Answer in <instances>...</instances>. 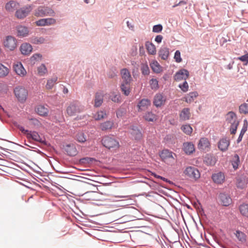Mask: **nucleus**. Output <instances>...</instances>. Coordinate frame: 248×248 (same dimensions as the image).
<instances>
[{
    "mask_svg": "<svg viewBox=\"0 0 248 248\" xmlns=\"http://www.w3.org/2000/svg\"><path fill=\"white\" fill-rule=\"evenodd\" d=\"M248 180L246 177L241 176L236 179V186L237 188L243 189L247 187Z\"/></svg>",
    "mask_w": 248,
    "mask_h": 248,
    "instance_id": "6ab92c4d",
    "label": "nucleus"
},
{
    "mask_svg": "<svg viewBox=\"0 0 248 248\" xmlns=\"http://www.w3.org/2000/svg\"><path fill=\"white\" fill-rule=\"evenodd\" d=\"M102 143L105 147L109 149H116L120 146L119 142L114 138L109 136L104 137L102 140Z\"/></svg>",
    "mask_w": 248,
    "mask_h": 248,
    "instance_id": "20e7f679",
    "label": "nucleus"
},
{
    "mask_svg": "<svg viewBox=\"0 0 248 248\" xmlns=\"http://www.w3.org/2000/svg\"><path fill=\"white\" fill-rule=\"evenodd\" d=\"M124 115V112L121 110H118L116 112V116L118 118L122 117Z\"/></svg>",
    "mask_w": 248,
    "mask_h": 248,
    "instance_id": "774afa93",
    "label": "nucleus"
},
{
    "mask_svg": "<svg viewBox=\"0 0 248 248\" xmlns=\"http://www.w3.org/2000/svg\"><path fill=\"white\" fill-rule=\"evenodd\" d=\"M198 94L196 92H191L185 97V101L187 103H191L197 97Z\"/></svg>",
    "mask_w": 248,
    "mask_h": 248,
    "instance_id": "58836bf2",
    "label": "nucleus"
},
{
    "mask_svg": "<svg viewBox=\"0 0 248 248\" xmlns=\"http://www.w3.org/2000/svg\"><path fill=\"white\" fill-rule=\"evenodd\" d=\"M151 105V102L148 99H141L138 105L139 111H144L147 109Z\"/></svg>",
    "mask_w": 248,
    "mask_h": 248,
    "instance_id": "4468645a",
    "label": "nucleus"
},
{
    "mask_svg": "<svg viewBox=\"0 0 248 248\" xmlns=\"http://www.w3.org/2000/svg\"><path fill=\"white\" fill-rule=\"evenodd\" d=\"M104 94L101 92H97L96 93L94 98V107H100L103 101Z\"/></svg>",
    "mask_w": 248,
    "mask_h": 248,
    "instance_id": "393cba45",
    "label": "nucleus"
},
{
    "mask_svg": "<svg viewBox=\"0 0 248 248\" xmlns=\"http://www.w3.org/2000/svg\"><path fill=\"white\" fill-rule=\"evenodd\" d=\"M184 174L186 177L194 181L198 180L201 176L200 172L198 169L192 166L186 167L184 171Z\"/></svg>",
    "mask_w": 248,
    "mask_h": 248,
    "instance_id": "7ed1b4c3",
    "label": "nucleus"
},
{
    "mask_svg": "<svg viewBox=\"0 0 248 248\" xmlns=\"http://www.w3.org/2000/svg\"><path fill=\"white\" fill-rule=\"evenodd\" d=\"M42 57V56L40 54L36 53L33 54L30 58V63L32 65H34L37 62L41 61Z\"/></svg>",
    "mask_w": 248,
    "mask_h": 248,
    "instance_id": "e433bc0d",
    "label": "nucleus"
},
{
    "mask_svg": "<svg viewBox=\"0 0 248 248\" xmlns=\"http://www.w3.org/2000/svg\"><path fill=\"white\" fill-rule=\"evenodd\" d=\"M19 129L22 132V133L26 135V137H27L30 131L28 130H26L22 126L18 127Z\"/></svg>",
    "mask_w": 248,
    "mask_h": 248,
    "instance_id": "e2e57ef3",
    "label": "nucleus"
},
{
    "mask_svg": "<svg viewBox=\"0 0 248 248\" xmlns=\"http://www.w3.org/2000/svg\"><path fill=\"white\" fill-rule=\"evenodd\" d=\"M169 54V49L166 47H161L159 51V56L163 60H167Z\"/></svg>",
    "mask_w": 248,
    "mask_h": 248,
    "instance_id": "cd10ccee",
    "label": "nucleus"
},
{
    "mask_svg": "<svg viewBox=\"0 0 248 248\" xmlns=\"http://www.w3.org/2000/svg\"><path fill=\"white\" fill-rule=\"evenodd\" d=\"M13 69L15 72L20 77H24L27 72L21 62H16L13 64Z\"/></svg>",
    "mask_w": 248,
    "mask_h": 248,
    "instance_id": "1a4fd4ad",
    "label": "nucleus"
},
{
    "mask_svg": "<svg viewBox=\"0 0 248 248\" xmlns=\"http://www.w3.org/2000/svg\"><path fill=\"white\" fill-rule=\"evenodd\" d=\"M174 59L177 62H181L182 59L181 57V53L179 50H176L174 54Z\"/></svg>",
    "mask_w": 248,
    "mask_h": 248,
    "instance_id": "6e6d98bb",
    "label": "nucleus"
},
{
    "mask_svg": "<svg viewBox=\"0 0 248 248\" xmlns=\"http://www.w3.org/2000/svg\"><path fill=\"white\" fill-rule=\"evenodd\" d=\"M4 48L8 51H14L17 47V39L14 36L7 35L2 41Z\"/></svg>",
    "mask_w": 248,
    "mask_h": 248,
    "instance_id": "f257e3e1",
    "label": "nucleus"
},
{
    "mask_svg": "<svg viewBox=\"0 0 248 248\" xmlns=\"http://www.w3.org/2000/svg\"><path fill=\"white\" fill-rule=\"evenodd\" d=\"M64 150L70 156H75L78 154V151L74 144H67L64 147Z\"/></svg>",
    "mask_w": 248,
    "mask_h": 248,
    "instance_id": "4be33fe9",
    "label": "nucleus"
},
{
    "mask_svg": "<svg viewBox=\"0 0 248 248\" xmlns=\"http://www.w3.org/2000/svg\"><path fill=\"white\" fill-rule=\"evenodd\" d=\"M241 214L248 218V203H242L239 207Z\"/></svg>",
    "mask_w": 248,
    "mask_h": 248,
    "instance_id": "f704fd0d",
    "label": "nucleus"
},
{
    "mask_svg": "<svg viewBox=\"0 0 248 248\" xmlns=\"http://www.w3.org/2000/svg\"><path fill=\"white\" fill-rule=\"evenodd\" d=\"M226 120L230 124L233 123L235 121H238L236 114L232 111L229 112L227 113Z\"/></svg>",
    "mask_w": 248,
    "mask_h": 248,
    "instance_id": "a19ab883",
    "label": "nucleus"
},
{
    "mask_svg": "<svg viewBox=\"0 0 248 248\" xmlns=\"http://www.w3.org/2000/svg\"><path fill=\"white\" fill-rule=\"evenodd\" d=\"M27 138L28 139H32L36 141L42 143H45V140H44L40 136L38 132L36 131H30Z\"/></svg>",
    "mask_w": 248,
    "mask_h": 248,
    "instance_id": "dca6fc26",
    "label": "nucleus"
},
{
    "mask_svg": "<svg viewBox=\"0 0 248 248\" xmlns=\"http://www.w3.org/2000/svg\"><path fill=\"white\" fill-rule=\"evenodd\" d=\"M146 46L149 54L151 55H155L156 54V48L153 44L147 42L146 43Z\"/></svg>",
    "mask_w": 248,
    "mask_h": 248,
    "instance_id": "4c0bfd02",
    "label": "nucleus"
},
{
    "mask_svg": "<svg viewBox=\"0 0 248 248\" xmlns=\"http://www.w3.org/2000/svg\"><path fill=\"white\" fill-rule=\"evenodd\" d=\"M183 149L186 154H192L195 151L194 145L191 142H186L183 144Z\"/></svg>",
    "mask_w": 248,
    "mask_h": 248,
    "instance_id": "bb28decb",
    "label": "nucleus"
},
{
    "mask_svg": "<svg viewBox=\"0 0 248 248\" xmlns=\"http://www.w3.org/2000/svg\"><path fill=\"white\" fill-rule=\"evenodd\" d=\"M110 98L114 102L119 103L121 102V96L119 93L116 94L114 93H112L110 95Z\"/></svg>",
    "mask_w": 248,
    "mask_h": 248,
    "instance_id": "603ef678",
    "label": "nucleus"
},
{
    "mask_svg": "<svg viewBox=\"0 0 248 248\" xmlns=\"http://www.w3.org/2000/svg\"><path fill=\"white\" fill-rule=\"evenodd\" d=\"M93 117L95 120L99 121L106 118L107 114L105 111L100 110L95 113Z\"/></svg>",
    "mask_w": 248,
    "mask_h": 248,
    "instance_id": "ea45409f",
    "label": "nucleus"
},
{
    "mask_svg": "<svg viewBox=\"0 0 248 248\" xmlns=\"http://www.w3.org/2000/svg\"><path fill=\"white\" fill-rule=\"evenodd\" d=\"M216 158L210 154H207L204 157L203 162L208 166H213L216 163Z\"/></svg>",
    "mask_w": 248,
    "mask_h": 248,
    "instance_id": "5701e85b",
    "label": "nucleus"
},
{
    "mask_svg": "<svg viewBox=\"0 0 248 248\" xmlns=\"http://www.w3.org/2000/svg\"><path fill=\"white\" fill-rule=\"evenodd\" d=\"M230 141L226 138H222L218 142V148L222 152L227 151L230 145Z\"/></svg>",
    "mask_w": 248,
    "mask_h": 248,
    "instance_id": "ddd939ff",
    "label": "nucleus"
},
{
    "mask_svg": "<svg viewBox=\"0 0 248 248\" xmlns=\"http://www.w3.org/2000/svg\"><path fill=\"white\" fill-rule=\"evenodd\" d=\"M47 72V70L45 65L42 64L37 68V75L39 76H44Z\"/></svg>",
    "mask_w": 248,
    "mask_h": 248,
    "instance_id": "79ce46f5",
    "label": "nucleus"
},
{
    "mask_svg": "<svg viewBox=\"0 0 248 248\" xmlns=\"http://www.w3.org/2000/svg\"><path fill=\"white\" fill-rule=\"evenodd\" d=\"M144 118L146 121L149 122H153L154 120H156V116L152 112H148L146 113L144 116Z\"/></svg>",
    "mask_w": 248,
    "mask_h": 248,
    "instance_id": "de8ad7c7",
    "label": "nucleus"
},
{
    "mask_svg": "<svg viewBox=\"0 0 248 248\" xmlns=\"http://www.w3.org/2000/svg\"><path fill=\"white\" fill-rule=\"evenodd\" d=\"M45 39L42 37H36L32 38L31 40V42L32 44L39 45L42 44L45 42Z\"/></svg>",
    "mask_w": 248,
    "mask_h": 248,
    "instance_id": "a18cd8bd",
    "label": "nucleus"
},
{
    "mask_svg": "<svg viewBox=\"0 0 248 248\" xmlns=\"http://www.w3.org/2000/svg\"><path fill=\"white\" fill-rule=\"evenodd\" d=\"M16 35L18 37H24L28 36L30 33L29 29L23 25H18L16 27Z\"/></svg>",
    "mask_w": 248,
    "mask_h": 248,
    "instance_id": "6e6552de",
    "label": "nucleus"
},
{
    "mask_svg": "<svg viewBox=\"0 0 248 248\" xmlns=\"http://www.w3.org/2000/svg\"><path fill=\"white\" fill-rule=\"evenodd\" d=\"M212 178L215 183L220 184L225 181V177L223 173L218 172L213 174Z\"/></svg>",
    "mask_w": 248,
    "mask_h": 248,
    "instance_id": "2eb2a0df",
    "label": "nucleus"
},
{
    "mask_svg": "<svg viewBox=\"0 0 248 248\" xmlns=\"http://www.w3.org/2000/svg\"><path fill=\"white\" fill-rule=\"evenodd\" d=\"M30 121L31 122V124L37 126H39L40 125V122L35 118L31 119L30 120Z\"/></svg>",
    "mask_w": 248,
    "mask_h": 248,
    "instance_id": "680f3d73",
    "label": "nucleus"
},
{
    "mask_svg": "<svg viewBox=\"0 0 248 248\" xmlns=\"http://www.w3.org/2000/svg\"><path fill=\"white\" fill-rule=\"evenodd\" d=\"M237 239L242 243H245L247 241V235L243 232L237 230L234 233Z\"/></svg>",
    "mask_w": 248,
    "mask_h": 248,
    "instance_id": "2f4dec72",
    "label": "nucleus"
},
{
    "mask_svg": "<svg viewBox=\"0 0 248 248\" xmlns=\"http://www.w3.org/2000/svg\"><path fill=\"white\" fill-rule=\"evenodd\" d=\"M36 112L40 116H46L48 114V109L44 106L39 105L36 108Z\"/></svg>",
    "mask_w": 248,
    "mask_h": 248,
    "instance_id": "473e14b6",
    "label": "nucleus"
},
{
    "mask_svg": "<svg viewBox=\"0 0 248 248\" xmlns=\"http://www.w3.org/2000/svg\"><path fill=\"white\" fill-rule=\"evenodd\" d=\"M150 87L152 89L156 90L158 89V82L156 79L152 78L149 82Z\"/></svg>",
    "mask_w": 248,
    "mask_h": 248,
    "instance_id": "09e8293b",
    "label": "nucleus"
},
{
    "mask_svg": "<svg viewBox=\"0 0 248 248\" xmlns=\"http://www.w3.org/2000/svg\"><path fill=\"white\" fill-rule=\"evenodd\" d=\"M32 46L28 43H25L21 45L20 50L21 53L24 55H29L32 51Z\"/></svg>",
    "mask_w": 248,
    "mask_h": 248,
    "instance_id": "a211bd4d",
    "label": "nucleus"
},
{
    "mask_svg": "<svg viewBox=\"0 0 248 248\" xmlns=\"http://www.w3.org/2000/svg\"><path fill=\"white\" fill-rule=\"evenodd\" d=\"M210 143L208 139L206 138L201 139L198 145V148L202 150L208 151L210 148Z\"/></svg>",
    "mask_w": 248,
    "mask_h": 248,
    "instance_id": "f8f14e48",
    "label": "nucleus"
},
{
    "mask_svg": "<svg viewBox=\"0 0 248 248\" xmlns=\"http://www.w3.org/2000/svg\"><path fill=\"white\" fill-rule=\"evenodd\" d=\"M248 126V123L247 120H244L243 126V127L241 130L246 132V131L247 130Z\"/></svg>",
    "mask_w": 248,
    "mask_h": 248,
    "instance_id": "0e129e2a",
    "label": "nucleus"
},
{
    "mask_svg": "<svg viewBox=\"0 0 248 248\" xmlns=\"http://www.w3.org/2000/svg\"><path fill=\"white\" fill-rule=\"evenodd\" d=\"M190 113L188 108H184L180 113V119L182 121L187 120L190 118Z\"/></svg>",
    "mask_w": 248,
    "mask_h": 248,
    "instance_id": "c85d7f7f",
    "label": "nucleus"
},
{
    "mask_svg": "<svg viewBox=\"0 0 248 248\" xmlns=\"http://www.w3.org/2000/svg\"><path fill=\"white\" fill-rule=\"evenodd\" d=\"M57 80V78H54L48 80L46 86V88L47 89H51L54 86Z\"/></svg>",
    "mask_w": 248,
    "mask_h": 248,
    "instance_id": "3c124183",
    "label": "nucleus"
},
{
    "mask_svg": "<svg viewBox=\"0 0 248 248\" xmlns=\"http://www.w3.org/2000/svg\"><path fill=\"white\" fill-rule=\"evenodd\" d=\"M173 155H175L169 150H163L160 154V157L166 161L169 159L174 160Z\"/></svg>",
    "mask_w": 248,
    "mask_h": 248,
    "instance_id": "aec40b11",
    "label": "nucleus"
},
{
    "mask_svg": "<svg viewBox=\"0 0 248 248\" xmlns=\"http://www.w3.org/2000/svg\"><path fill=\"white\" fill-rule=\"evenodd\" d=\"M141 71L143 75H148L149 73V67L147 65L142 66Z\"/></svg>",
    "mask_w": 248,
    "mask_h": 248,
    "instance_id": "052dcab7",
    "label": "nucleus"
},
{
    "mask_svg": "<svg viewBox=\"0 0 248 248\" xmlns=\"http://www.w3.org/2000/svg\"><path fill=\"white\" fill-rule=\"evenodd\" d=\"M93 160V158H89V157H86V158H82L81 159V161L82 163H85V162H90L92 161Z\"/></svg>",
    "mask_w": 248,
    "mask_h": 248,
    "instance_id": "338daca9",
    "label": "nucleus"
},
{
    "mask_svg": "<svg viewBox=\"0 0 248 248\" xmlns=\"http://www.w3.org/2000/svg\"><path fill=\"white\" fill-rule=\"evenodd\" d=\"M122 78V81L126 82V81L131 82L132 78L129 71L126 69H123L121 72Z\"/></svg>",
    "mask_w": 248,
    "mask_h": 248,
    "instance_id": "b1692460",
    "label": "nucleus"
},
{
    "mask_svg": "<svg viewBox=\"0 0 248 248\" xmlns=\"http://www.w3.org/2000/svg\"><path fill=\"white\" fill-rule=\"evenodd\" d=\"M179 87L184 92H187L188 90V85L186 81H185L182 84H180Z\"/></svg>",
    "mask_w": 248,
    "mask_h": 248,
    "instance_id": "4d7b16f0",
    "label": "nucleus"
},
{
    "mask_svg": "<svg viewBox=\"0 0 248 248\" xmlns=\"http://www.w3.org/2000/svg\"><path fill=\"white\" fill-rule=\"evenodd\" d=\"M83 107L78 101L70 103L66 108V113L70 116H75L83 110Z\"/></svg>",
    "mask_w": 248,
    "mask_h": 248,
    "instance_id": "f03ea898",
    "label": "nucleus"
},
{
    "mask_svg": "<svg viewBox=\"0 0 248 248\" xmlns=\"http://www.w3.org/2000/svg\"><path fill=\"white\" fill-rule=\"evenodd\" d=\"M162 26L160 24L155 25L153 27V31L155 32H159L162 30Z\"/></svg>",
    "mask_w": 248,
    "mask_h": 248,
    "instance_id": "bf43d9fd",
    "label": "nucleus"
},
{
    "mask_svg": "<svg viewBox=\"0 0 248 248\" xmlns=\"http://www.w3.org/2000/svg\"><path fill=\"white\" fill-rule=\"evenodd\" d=\"M232 164L234 170L238 169L240 164L239 157L237 155H235L232 158Z\"/></svg>",
    "mask_w": 248,
    "mask_h": 248,
    "instance_id": "37998d69",
    "label": "nucleus"
},
{
    "mask_svg": "<svg viewBox=\"0 0 248 248\" xmlns=\"http://www.w3.org/2000/svg\"><path fill=\"white\" fill-rule=\"evenodd\" d=\"M237 59L241 62H246V64H247L248 63V53L238 57Z\"/></svg>",
    "mask_w": 248,
    "mask_h": 248,
    "instance_id": "13d9d810",
    "label": "nucleus"
},
{
    "mask_svg": "<svg viewBox=\"0 0 248 248\" xmlns=\"http://www.w3.org/2000/svg\"><path fill=\"white\" fill-rule=\"evenodd\" d=\"M32 6L28 5L17 10L16 12V16L18 19H23L26 17L32 10Z\"/></svg>",
    "mask_w": 248,
    "mask_h": 248,
    "instance_id": "0eeeda50",
    "label": "nucleus"
},
{
    "mask_svg": "<svg viewBox=\"0 0 248 248\" xmlns=\"http://www.w3.org/2000/svg\"><path fill=\"white\" fill-rule=\"evenodd\" d=\"M130 82L128 81L126 82H122L121 85V89L126 96H128L130 93Z\"/></svg>",
    "mask_w": 248,
    "mask_h": 248,
    "instance_id": "a878e982",
    "label": "nucleus"
},
{
    "mask_svg": "<svg viewBox=\"0 0 248 248\" xmlns=\"http://www.w3.org/2000/svg\"><path fill=\"white\" fill-rule=\"evenodd\" d=\"M18 6V3L12 0L7 2L5 5V9L9 12L14 11Z\"/></svg>",
    "mask_w": 248,
    "mask_h": 248,
    "instance_id": "7c9ffc66",
    "label": "nucleus"
},
{
    "mask_svg": "<svg viewBox=\"0 0 248 248\" xmlns=\"http://www.w3.org/2000/svg\"><path fill=\"white\" fill-rule=\"evenodd\" d=\"M166 101V98L161 93L156 94L154 100V104L156 107H160L163 105Z\"/></svg>",
    "mask_w": 248,
    "mask_h": 248,
    "instance_id": "f3484780",
    "label": "nucleus"
},
{
    "mask_svg": "<svg viewBox=\"0 0 248 248\" xmlns=\"http://www.w3.org/2000/svg\"><path fill=\"white\" fill-rule=\"evenodd\" d=\"M181 129L187 135H190L193 131L192 128L189 124L182 125Z\"/></svg>",
    "mask_w": 248,
    "mask_h": 248,
    "instance_id": "c03bdc74",
    "label": "nucleus"
},
{
    "mask_svg": "<svg viewBox=\"0 0 248 248\" xmlns=\"http://www.w3.org/2000/svg\"><path fill=\"white\" fill-rule=\"evenodd\" d=\"M188 76L189 72L187 70L181 69L175 74L174 78L175 80L180 81L182 80H186Z\"/></svg>",
    "mask_w": 248,
    "mask_h": 248,
    "instance_id": "9b49d317",
    "label": "nucleus"
},
{
    "mask_svg": "<svg viewBox=\"0 0 248 248\" xmlns=\"http://www.w3.org/2000/svg\"><path fill=\"white\" fill-rule=\"evenodd\" d=\"M163 39V37L162 35H157L155 38V41L158 43H160L162 41V40Z\"/></svg>",
    "mask_w": 248,
    "mask_h": 248,
    "instance_id": "69168bd1",
    "label": "nucleus"
},
{
    "mask_svg": "<svg viewBox=\"0 0 248 248\" xmlns=\"http://www.w3.org/2000/svg\"><path fill=\"white\" fill-rule=\"evenodd\" d=\"M54 12L51 8L45 6H39L34 11V16L37 17L52 16Z\"/></svg>",
    "mask_w": 248,
    "mask_h": 248,
    "instance_id": "39448f33",
    "label": "nucleus"
},
{
    "mask_svg": "<svg viewBox=\"0 0 248 248\" xmlns=\"http://www.w3.org/2000/svg\"><path fill=\"white\" fill-rule=\"evenodd\" d=\"M150 66L153 71L156 73H159L162 71V67L156 61H154L150 63Z\"/></svg>",
    "mask_w": 248,
    "mask_h": 248,
    "instance_id": "72a5a7b5",
    "label": "nucleus"
},
{
    "mask_svg": "<svg viewBox=\"0 0 248 248\" xmlns=\"http://www.w3.org/2000/svg\"><path fill=\"white\" fill-rule=\"evenodd\" d=\"M131 133L136 140H140L141 138V132L136 128H133L132 131H131Z\"/></svg>",
    "mask_w": 248,
    "mask_h": 248,
    "instance_id": "8fccbe9b",
    "label": "nucleus"
},
{
    "mask_svg": "<svg viewBox=\"0 0 248 248\" xmlns=\"http://www.w3.org/2000/svg\"><path fill=\"white\" fill-rule=\"evenodd\" d=\"M231 124L230 132L232 134H235L239 125V121H235L233 123H232Z\"/></svg>",
    "mask_w": 248,
    "mask_h": 248,
    "instance_id": "864d4df0",
    "label": "nucleus"
},
{
    "mask_svg": "<svg viewBox=\"0 0 248 248\" xmlns=\"http://www.w3.org/2000/svg\"><path fill=\"white\" fill-rule=\"evenodd\" d=\"M77 140L80 142H84L86 141V138L83 133H78L76 136Z\"/></svg>",
    "mask_w": 248,
    "mask_h": 248,
    "instance_id": "5fc2aeb1",
    "label": "nucleus"
},
{
    "mask_svg": "<svg viewBox=\"0 0 248 248\" xmlns=\"http://www.w3.org/2000/svg\"><path fill=\"white\" fill-rule=\"evenodd\" d=\"M10 69L2 63H0V78H4L9 73Z\"/></svg>",
    "mask_w": 248,
    "mask_h": 248,
    "instance_id": "c9c22d12",
    "label": "nucleus"
},
{
    "mask_svg": "<svg viewBox=\"0 0 248 248\" xmlns=\"http://www.w3.org/2000/svg\"><path fill=\"white\" fill-rule=\"evenodd\" d=\"M114 126V122L113 121H107L100 124L99 125L100 129L102 131H108L111 129Z\"/></svg>",
    "mask_w": 248,
    "mask_h": 248,
    "instance_id": "412c9836",
    "label": "nucleus"
},
{
    "mask_svg": "<svg viewBox=\"0 0 248 248\" xmlns=\"http://www.w3.org/2000/svg\"><path fill=\"white\" fill-rule=\"evenodd\" d=\"M56 20L53 18H42L36 21L35 23L37 26H46L54 25Z\"/></svg>",
    "mask_w": 248,
    "mask_h": 248,
    "instance_id": "9d476101",
    "label": "nucleus"
},
{
    "mask_svg": "<svg viewBox=\"0 0 248 248\" xmlns=\"http://www.w3.org/2000/svg\"><path fill=\"white\" fill-rule=\"evenodd\" d=\"M219 198L221 203L224 206H228L231 203V199L226 194H220L219 195Z\"/></svg>",
    "mask_w": 248,
    "mask_h": 248,
    "instance_id": "c756f323",
    "label": "nucleus"
},
{
    "mask_svg": "<svg viewBox=\"0 0 248 248\" xmlns=\"http://www.w3.org/2000/svg\"><path fill=\"white\" fill-rule=\"evenodd\" d=\"M239 110L240 113L248 114V104L244 103L241 104L239 106Z\"/></svg>",
    "mask_w": 248,
    "mask_h": 248,
    "instance_id": "49530a36",
    "label": "nucleus"
},
{
    "mask_svg": "<svg viewBox=\"0 0 248 248\" xmlns=\"http://www.w3.org/2000/svg\"><path fill=\"white\" fill-rule=\"evenodd\" d=\"M14 93L18 100L21 103L26 101L28 94L27 90L21 86L16 87L14 90Z\"/></svg>",
    "mask_w": 248,
    "mask_h": 248,
    "instance_id": "423d86ee",
    "label": "nucleus"
}]
</instances>
